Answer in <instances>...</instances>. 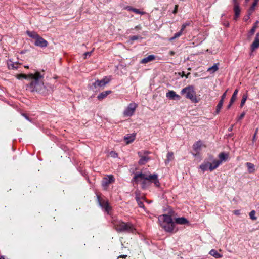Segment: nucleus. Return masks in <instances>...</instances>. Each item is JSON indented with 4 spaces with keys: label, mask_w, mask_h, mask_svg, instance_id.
<instances>
[{
    "label": "nucleus",
    "mask_w": 259,
    "mask_h": 259,
    "mask_svg": "<svg viewBox=\"0 0 259 259\" xmlns=\"http://www.w3.org/2000/svg\"><path fill=\"white\" fill-rule=\"evenodd\" d=\"M136 183H140L143 188L145 189L151 184L153 183L156 187L160 186V183L157 174L147 172H141L137 174L134 177Z\"/></svg>",
    "instance_id": "f257e3e1"
},
{
    "label": "nucleus",
    "mask_w": 259,
    "mask_h": 259,
    "mask_svg": "<svg viewBox=\"0 0 259 259\" xmlns=\"http://www.w3.org/2000/svg\"><path fill=\"white\" fill-rule=\"evenodd\" d=\"M21 78L30 80V87L36 91H40L44 86V74H41L39 72L37 71L34 74H20L17 75L18 79H20Z\"/></svg>",
    "instance_id": "f03ea898"
},
{
    "label": "nucleus",
    "mask_w": 259,
    "mask_h": 259,
    "mask_svg": "<svg viewBox=\"0 0 259 259\" xmlns=\"http://www.w3.org/2000/svg\"><path fill=\"white\" fill-rule=\"evenodd\" d=\"M158 221L160 226L166 232H171L174 230V222L170 216L163 214L159 216Z\"/></svg>",
    "instance_id": "7ed1b4c3"
},
{
    "label": "nucleus",
    "mask_w": 259,
    "mask_h": 259,
    "mask_svg": "<svg viewBox=\"0 0 259 259\" xmlns=\"http://www.w3.org/2000/svg\"><path fill=\"white\" fill-rule=\"evenodd\" d=\"M181 93L182 95L185 94V97L190 99L193 102H198L196 93L192 86H188L183 89L181 91Z\"/></svg>",
    "instance_id": "20e7f679"
},
{
    "label": "nucleus",
    "mask_w": 259,
    "mask_h": 259,
    "mask_svg": "<svg viewBox=\"0 0 259 259\" xmlns=\"http://www.w3.org/2000/svg\"><path fill=\"white\" fill-rule=\"evenodd\" d=\"M115 228L117 231H133V227L131 224L125 223L121 221H116L114 223Z\"/></svg>",
    "instance_id": "39448f33"
},
{
    "label": "nucleus",
    "mask_w": 259,
    "mask_h": 259,
    "mask_svg": "<svg viewBox=\"0 0 259 259\" xmlns=\"http://www.w3.org/2000/svg\"><path fill=\"white\" fill-rule=\"evenodd\" d=\"M150 152L147 151H143L139 152L138 154L140 157L139 164L140 165H144L146 164L149 160H150V157L148 156Z\"/></svg>",
    "instance_id": "423d86ee"
},
{
    "label": "nucleus",
    "mask_w": 259,
    "mask_h": 259,
    "mask_svg": "<svg viewBox=\"0 0 259 259\" xmlns=\"http://www.w3.org/2000/svg\"><path fill=\"white\" fill-rule=\"evenodd\" d=\"M137 105L135 103H131L123 112V115L126 117L132 116L136 110Z\"/></svg>",
    "instance_id": "0eeeda50"
},
{
    "label": "nucleus",
    "mask_w": 259,
    "mask_h": 259,
    "mask_svg": "<svg viewBox=\"0 0 259 259\" xmlns=\"http://www.w3.org/2000/svg\"><path fill=\"white\" fill-rule=\"evenodd\" d=\"M34 44L36 46L40 47H45L48 45V42L42 37L39 36L35 40Z\"/></svg>",
    "instance_id": "6e6552de"
},
{
    "label": "nucleus",
    "mask_w": 259,
    "mask_h": 259,
    "mask_svg": "<svg viewBox=\"0 0 259 259\" xmlns=\"http://www.w3.org/2000/svg\"><path fill=\"white\" fill-rule=\"evenodd\" d=\"M109 82V79L108 78H104L101 80H96L94 83L93 85L95 88H97L98 87H102L103 88L107 83Z\"/></svg>",
    "instance_id": "1a4fd4ad"
},
{
    "label": "nucleus",
    "mask_w": 259,
    "mask_h": 259,
    "mask_svg": "<svg viewBox=\"0 0 259 259\" xmlns=\"http://www.w3.org/2000/svg\"><path fill=\"white\" fill-rule=\"evenodd\" d=\"M98 199L100 206L102 208H104L107 212L109 213L111 209V207L109 206L108 202L104 200H101L99 197H98Z\"/></svg>",
    "instance_id": "9d476101"
},
{
    "label": "nucleus",
    "mask_w": 259,
    "mask_h": 259,
    "mask_svg": "<svg viewBox=\"0 0 259 259\" xmlns=\"http://www.w3.org/2000/svg\"><path fill=\"white\" fill-rule=\"evenodd\" d=\"M167 98L171 100H179L181 99L180 96L176 93L174 91H169L166 94Z\"/></svg>",
    "instance_id": "9b49d317"
},
{
    "label": "nucleus",
    "mask_w": 259,
    "mask_h": 259,
    "mask_svg": "<svg viewBox=\"0 0 259 259\" xmlns=\"http://www.w3.org/2000/svg\"><path fill=\"white\" fill-rule=\"evenodd\" d=\"M114 182V178L112 175H109L104 178L102 181V185L104 187H107L109 184Z\"/></svg>",
    "instance_id": "f8f14e48"
},
{
    "label": "nucleus",
    "mask_w": 259,
    "mask_h": 259,
    "mask_svg": "<svg viewBox=\"0 0 259 259\" xmlns=\"http://www.w3.org/2000/svg\"><path fill=\"white\" fill-rule=\"evenodd\" d=\"M227 91H228V90H227L226 91V92L222 95V96L221 97V99L220 101H219L218 104L217 106V109H216L217 113H218L220 112V109H221V108L222 107V105H223V102H224V100L226 96V93H227Z\"/></svg>",
    "instance_id": "ddd939ff"
},
{
    "label": "nucleus",
    "mask_w": 259,
    "mask_h": 259,
    "mask_svg": "<svg viewBox=\"0 0 259 259\" xmlns=\"http://www.w3.org/2000/svg\"><path fill=\"white\" fill-rule=\"evenodd\" d=\"M218 157L219 158L218 161H220L221 164L223 162H225L228 160L229 154L228 153L222 152L219 154Z\"/></svg>",
    "instance_id": "4468645a"
},
{
    "label": "nucleus",
    "mask_w": 259,
    "mask_h": 259,
    "mask_svg": "<svg viewBox=\"0 0 259 259\" xmlns=\"http://www.w3.org/2000/svg\"><path fill=\"white\" fill-rule=\"evenodd\" d=\"M135 135V134H127L124 137V139L126 141V144H129L134 141Z\"/></svg>",
    "instance_id": "2eb2a0df"
},
{
    "label": "nucleus",
    "mask_w": 259,
    "mask_h": 259,
    "mask_svg": "<svg viewBox=\"0 0 259 259\" xmlns=\"http://www.w3.org/2000/svg\"><path fill=\"white\" fill-rule=\"evenodd\" d=\"M211 167V164L208 161H204V162L200 165V168L203 171L210 170V167Z\"/></svg>",
    "instance_id": "dca6fc26"
},
{
    "label": "nucleus",
    "mask_w": 259,
    "mask_h": 259,
    "mask_svg": "<svg viewBox=\"0 0 259 259\" xmlns=\"http://www.w3.org/2000/svg\"><path fill=\"white\" fill-rule=\"evenodd\" d=\"M234 18L235 20H236L240 15V10L238 3L234 4Z\"/></svg>",
    "instance_id": "f3484780"
},
{
    "label": "nucleus",
    "mask_w": 259,
    "mask_h": 259,
    "mask_svg": "<svg viewBox=\"0 0 259 259\" xmlns=\"http://www.w3.org/2000/svg\"><path fill=\"white\" fill-rule=\"evenodd\" d=\"M155 57L154 55H149L148 56L142 59L141 60V61H140V63H142V64H145L149 62L154 60L155 59Z\"/></svg>",
    "instance_id": "a211bd4d"
},
{
    "label": "nucleus",
    "mask_w": 259,
    "mask_h": 259,
    "mask_svg": "<svg viewBox=\"0 0 259 259\" xmlns=\"http://www.w3.org/2000/svg\"><path fill=\"white\" fill-rule=\"evenodd\" d=\"M258 36H259V34L257 33L256 34V37L255 39L253 42V43L252 44V45H251V49L252 50H254L259 47V39H258Z\"/></svg>",
    "instance_id": "6ab92c4d"
},
{
    "label": "nucleus",
    "mask_w": 259,
    "mask_h": 259,
    "mask_svg": "<svg viewBox=\"0 0 259 259\" xmlns=\"http://www.w3.org/2000/svg\"><path fill=\"white\" fill-rule=\"evenodd\" d=\"M111 93V91H106L100 93L97 97L99 100H102L106 97L109 94Z\"/></svg>",
    "instance_id": "aec40b11"
},
{
    "label": "nucleus",
    "mask_w": 259,
    "mask_h": 259,
    "mask_svg": "<svg viewBox=\"0 0 259 259\" xmlns=\"http://www.w3.org/2000/svg\"><path fill=\"white\" fill-rule=\"evenodd\" d=\"M246 165L249 173H253L255 171V166L253 164L250 162H247Z\"/></svg>",
    "instance_id": "412c9836"
},
{
    "label": "nucleus",
    "mask_w": 259,
    "mask_h": 259,
    "mask_svg": "<svg viewBox=\"0 0 259 259\" xmlns=\"http://www.w3.org/2000/svg\"><path fill=\"white\" fill-rule=\"evenodd\" d=\"M211 164V167H210V171H212L216 169L220 164V162L218 161V160H214L213 161Z\"/></svg>",
    "instance_id": "4be33fe9"
},
{
    "label": "nucleus",
    "mask_w": 259,
    "mask_h": 259,
    "mask_svg": "<svg viewBox=\"0 0 259 259\" xmlns=\"http://www.w3.org/2000/svg\"><path fill=\"white\" fill-rule=\"evenodd\" d=\"M27 34L30 37L34 39L35 40L39 36L36 32L34 31H27L26 32Z\"/></svg>",
    "instance_id": "5701e85b"
},
{
    "label": "nucleus",
    "mask_w": 259,
    "mask_h": 259,
    "mask_svg": "<svg viewBox=\"0 0 259 259\" xmlns=\"http://www.w3.org/2000/svg\"><path fill=\"white\" fill-rule=\"evenodd\" d=\"M209 254L215 258H221L222 257V255L214 249L211 250L209 252Z\"/></svg>",
    "instance_id": "b1692460"
},
{
    "label": "nucleus",
    "mask_w": 259,
    "mask_h": 259,
    "mask_svg": "<svg viewBox=\"0 0 259 259\" xmlns=\"http://www.w3.org/2000/svg\"><path fill=\"white\" fill-rule=\"evenodd\" d=\"M167 159L165 160L166 164L169 163L170 161L174 159V153L172 152H168L167 156Z\"/></svg>",
    "instance_id": "393cba45"
},
{
    "label": "nucleus",
    "mask_w": 259,
    "mask_h": 259,
    "mask_svg": "<svg viewBox=\"0 0 259 259\" xmlns=\"http://www.w3.org/2000/svg\"><path fill=\"white\" fill-rule=\"evenodd\" d=\"M175 221L177 223L179 224H185L188 223L187 220L184 217L177 218Z\"/></svg>",
    "instance_id": "a878e982"
},
{
    "label": "nucleus",
    "mask_w": 259,
    "mask_h": 259,
    "mask_svg": "<svg viewBox=\"0 0 259 259\" xmlns=\"http://www.w3.org/2000/svg\"><path fill=\"white\" fill-rule=\"evenodd\" d=\"M258 1L259 0L254 1L253 3H252V5L251 6L250 8L249 9V15H251V13L253 12Z\"/></svg>",
    "instance_id": "bb28decb"
},
{
    "label": "nucleus",
    "mask_w": 259,
    "mask_h": 259,
    "mask_svg": "<svg viewBox=\"0 0 259 259\" xmlns=\"http://www.w3.org/2000/svg\"><path fill=\"white\" fill-rule=\"evenodd\" d=\"M183 32V31L181 29V30L179 32L175 33L173 37L169 38V41H172L174 39L179 37L180 36L182 35Z\"/></svg>",
    "instance_id": "cd10ccee"
},
{
    "label": "nucleus",
    "mask_w": 259,
    "mask_h": 259,
    "mask_svg": "<svg viewBox=\"0 0 259 259\" xmlns=\"http://www.w3.org/2000/svg\"><path fill=\"white\" fill-rule=\"evenodd\" d=\"M8 66L10 69H15L18 68V64H14L13 62L9 61L8 63Z\"/></svg>",
    "instance_id": "c85d7f7f"
},
{
    "label": "nucleus",
    "mask_w": 259,
    "mask_h": 259,
    "mask_svg": "<svg viewBox=\"0 0 259 259\" xmlns=\"http://www.w3.org/2000/svg\"><path fill=\"white\" fill-rule=\"evenodd\" d=\"M238 90L237 89H236L232 96V97L231 98V103H233L234 102V101L236 100L237 99V95L238 94Z\"/></svg>",
    "instance_id": "c756f323"
},
{
    "label": "nucleus",
    "mask_w": 259,
    "mask_h": 259,
    "mask_svg": "<svg viewBox=\"0 0 259 259\" xmlns=\"http://www.w3.org/2000/svg\"><path fill=\"white\" fill-rule=\"evenodd\" d=\"M201 145H202V143L201 142L199 141V142H197L196 144H195L193 145L194 149L196 151L198 152L200 150Z\"/></svg>",
    "instance_id": "7c9ffc66"
},
{
    "label": "nucleus",
    "mask_w": 259,
    "mask_h": 259,
    "mask_svg": "<svg viewBox=\"0 0 259 259\" xmlns=\"http://www.w3.org/2000/svg\"><path fill=\"white\" fill-rule=\"evenodd\" d=\"M218 70V67L217 65V64H214L212 67H209L207 69V71L208 72H210V73H214L215 71H217Z\"/></svg>",
    "instance_id": "2f4dec72"
},
{
    "label": "nucleus",
    "mask_w": 259,
    "mask_h": 259,
    "mask_svg": "<svg viewBox=\"0 0 259 259\" xmlns=\"http://www.w3.org/2000/svg\"><path fill=\"white\" fill-rule=\"evenodd\" d=\"M247 98V95L246 94H244L242 96V100H241V103H240V107H243V106L244 105Z\"/></svg>",
    "instance_id": "473e14b6"
},
{
    "label": "nucleus",
    "mask_w": 259,
    "mask_h": 259,
    "mask_svg": "<svg viewBox=\"0 0 259 259\" xmlns=\"http://www.w3.org/2000/svg\"><path fill=\"white\" fill-rule=\"evenodd\" d=\"M255 211L254 210H252L250 212L249 215L250 218L252 220H256V217H255Z\"/></svg>",
    "instance_id": "72a5a7b5"
},
{
    "label": "nucleus",
    "mask_w": 259,
    "mask_h": 259,
    "mask_svg": "<svg viewBox=\"0 0 259 259\" xmlns=\"http://www.w3.org/2000/svg\"><path fill=\"white\" fill-rule=\"evenodd\" d=\"M109 156L113 158H116L118 157V154L116 152L112 151L109 153Z\"/></svg>",
    "instance_id": "f704fd0d"
},
{
    "label": "nucleus",
    "mask_w": 259,
    "mask_h": 259,
    "mask_svg": "<svg viewBox=\"0 0 259 259\" xmlns=\"http://www.w3.org/2000/svg\"><path fill=\"white\" fill-rule=\"evenodd\" d=\"M93 52V50H92V51H90V52H87L84 53L83 54V58L87 59L88 57L91 56Z\"/></svg>",
    "instance_id": "c9c22d12"
},
{
    "label": "nucleus",
    "mask_w": 259,
    "mask_h": 259,
    "mask_svg": "<svg viewBox=\"0 0 259 259\" xmlns=\"http://www.w3.org/2000/svg\"><path fill=\"white\" fill-rule=\"evenodd\" d=\"M257 27V26H256V25H253V26L252 27L251 29L250 30V32L249 33L250 35H252L254 34V33L255 31V29H256Z\"/></svg>",
    "instance_id": "e433bc0d"
},
{
    "label": "nucleus",
    "mask_w": 259,
    "mask_h": 259,
    "mask_svg": "<svg viewBox=\"0 0 259 259\" xmlns=\"http://www.w3.org/2000/svg\"><path fill=\"white\" fill-rule=\"evenodd\" d=\"M132 11L135 12L136 14H140L141 15H143L145 13L144 12L140 11L139 9L134 8V9H132Z\"/></svg>",
    "instance_id": "4c0bfd02"
},
{
    "label": "nucleus",
    "mask_w": 259,
    "mask_h": 259,
    "mask_svg": "<svg viewBox=\"0 0 259 259\" xmlns=\"http://www.w3.org/2000/svg\"><path fill=\"white\" fill-rule=\"evenodd\" d=\"M137 202L138 203V204L140 207L143 208L144 207V204L143 202L140 200L139 198H137Z\"/></svg>",
    "instance_id": "58836bf2"
},
{
    "label": "nucleus",
    "mask_w": 259,
    "mask_h": 259,
    "mask_svg": "<svg viewBox=\"0 0 259 259\" xmlns=\"http://www.w3.org/2000/svg\"><path fill=\"white\" fill-rule=\"evenodd\" d=\"M190 23H186L184 24H183L182 26V28H181V30L183 31L186 28V27L189 25Z\"/></svg>",
    "instance_id": "ea45409f"
},
{
    "label": "nucleus",
    "mask_w": 259,
    "mask_h": 259,
    "mask_svg": "<svg viewBox=\"0 0 259 259\" xmlns=\"http://www.w3.org/2000/svg\"><path fill=\"white\" fill-rule=\"evenodd\" d=\"M245 113L243 112L237 119V121L242 119L245 116Z\"/></svg>",
    "instance_id": "a19ab883"
},
{
    "label": "nucleus",
    "mask_w": 259,
    "mask_h": 259,
    "mask_svg": "<svg viewBox=\"0 0 259 259\" xmlns=\"http://www.w3.org/2000/svg\"><path fill=\"white\" fill-rule=\"evenodd\" d=\"M233 213L236 215H239L240 214V211L239 210H234Z\"/></svg>",
    "instance_id": "79ce46f5"
},
{
    "label": "nucleus",
    "mask_w": 259,
    "mask_h": 259,
    "mask_svg": "<svg viewBox=\"0 0 259 259\" xmlns=\"http://www.w3.org/2000/svg\"><path fill=\"white\" fill-rule=\"evenodd\" d=\"M178 5H176L175 6V9L174 10V11L172 12L174 14L177 13V11H178Z\"/></svg>",
    "instance_id": "37998d69"
},
{
    "label": "nucleus",
    "mask_w": 259,
    "mask_h": 259,
    "mask_svg": "<svg viewBox=\"0 0 259 259\" xmlns=\"http://www.w3.org/2000/svg\"><path fill=\"white\" fill-rule=\"evenodd\" d=\"M250 15H249V11H248V15L244 18V20L245 21L248 20L249 19V16Z\"/></svg>",
    "instance_id": "c03bdc74"
},
{
    "label": "nucleus",
    "mask_w": 259,
    "mask_h": 259,
    "mask_svg": "<svg viewBox=\"0 0 259 259\" xmlns=\"http://www.w3.org/2000/svg\"><path fill=\"white\" fill-rule=\"evenodd\" d=\"M127 256L126 255H121L119 256H118L117 259H120V258H125Z\"/></svg>",
    "instance_id": "a18cd8bd"
},
{
    "label": "nucleus",
    "mask_w": 259,
    "mask_h": 259,
    "mask_svg": "<svg viewBox=\"0 0 259 259\" xmlns=\"http://www.w3.org/2000/svg\"><path fill=\"white\" fill-rule=\"evenodd\" d=\"M138 36H132V37H131V39H132V40H135L137 39H138Z\"/></svg>",
    "instance_id": "49530a36"
},
{
    "label": "nucleus",
    "mask_w": 259,
    "mask_h": 259,
    "mask_svg": "<svg viewBox=\"0 0 259 259\" xmlns=\"http://www.w3.org/2000/svg\"><path fill=\"white\" fill-rule=\"evenodd\" d=\"M256 133H254L253 138H252V142H254L256 140Z\"/></svg>",
    "instance_id": "de8ad7c7"
},
{
    "label": "nucleus",
    "mask_w": 259,
    "mask_h": 259,
    "mask_svg": "<svg viewBox=\"0 0 259 259\" xmlns=\"http://www.w3.org/2000/svg\"><path fill=\"white\" fill-rule=\"evenodd\" d=\"M169 54L170 55H174L175 54V52L173 51H170L169 52Z\"/></svg>",
    "instance_id": "09e8293b"
},
{
    "label": "nucleus",
    "mask_w": 259,
    "mask_h": 259,
    "mask_svg": "<svg viewBox=\"0 0 259 259\" xmlns=\"http://www.w3.org/2000/svg\"><path fill=\"white\" fill-rule=\"evenodd\" d=\"M126 9L130 11H132V9H134V8L131 7H128L126 8Z\"/></svg>",
    "instance_id": "8fccbe9b"
},
{
    "label": "nucleus",
    "mask_w": 259,
    "mask_h": 259,
    "mask_svg": "<svg viewBox=\"0 0 259 259\" xmlns=\"http://www.w3.org/2000/svg\"><path fill=\"white\" fill-rule=\"evenodd\" d=\"M232 104H233V103H231V101H230V103L229 104V105H228V106H227V108H228V109H229V108H230V107L231 106V105H232Z\"/></svg>",
    "instance_id": "3c124183"
},
{
    "label": "nucleus",
    "mask_w": 259,
    "mask_h": 259,
    "mask_svg": "<svg viewBox=\"0 0 259 259\" xmlns=\"http://www.w3.org/2000/svg\"><path fill=\"white\" fill-rule=\"evenodd\" d=\"M233 125H231V126L229 128L228 130H229V131H231L232 130V129H233Z\"/></svg>",
    "instance_id": "603ef678"
},
{
    "label": "nucleus",
    "mask_w": 259,
    "mask_h": 259,
    "mask_svg": "<svg viewBox=\"0 0 259 259\" xmlns=\"http://www.w3.org/2000/svg\"><path fill=\"white\" fill-rule=\"evenodd\" d=\"M258 23V21H256V22H255L254 25H256V26H257Z\"/></svg>",
    "instance_id": "864d4df0"
},
{
    "label": "nucleus",
    "mask_w": 259,
    "mask_h": 259,
    "mask_svg": "<svg viewBox=\"0 0 259 259\" xmlns=\"http://www.w3.org/2000/svg\"><path fill=\"white\" fill-rule=\"evenodd\" d=\"M23 116L26 118V119H27L28 120L29 119L28 117L26 115L23 114Z\"/></svg>",
    "instance_id": "5fc2aeb1"
},
{
    "label": "nucleus",
    "mask_w": 259,
    "mask_h": 259,
    "mask_svg": "<svg viewBox=\"0 0 259 259\" xmlns=\"http://www.w3.org/2000/svg\"><path fill=\"white\" fill-rule=\"evenodd\" d=\"M0 259H5V257H4V256H1L0 257Z\"/></svg>",
    "instance_id": "6e6d98bb"
},
{
    "label": "nucleus",
    "mask_w": 259,
    "mask_h": 259,
    "mask_svg": "<svg viewBox=\"0 0 259 259\" xmlns=\"http://www.w3.org/2000/svg\"><path fill=\"white\" fill-rule=\"evenodd\" d=\"M233 3H234V4L237 3V0H233Z\"/></svg>",
    "instance_id": "4d7b16f0"
},
{
    "label": "nucleus",
    "mask_w": 259,
    "mask_h": 259,
    "mask_svg": "<svg viewBox=\"0 0 259 259\" xmlns=\"http://www.w3.org/2000/svg\"><path fill=\"white\" fill-rule=\"evenodd\" d=\"M190 73H188L187 74V75H186V77L187 78H188V75H190Z\"/></svg>",
    "instance_id": "13d9d810"
},
{
    "label": "nucleus",
    "mask_w": 259,
    "mask_h": 259,
    "mask_svg": "<svg viewBox=\"0 0 259 259\" xmlns=\"http://www.w3.org/2000/svg\"><path fill=\"white\" fill-rule=\"evenodd\" d=\"M257 130H258V129H257V128H256V130H255V133H256V135L257 134Z\"/></svg>",
    "instance_id": "bf43d9fd"
},
{
    "label": "nucleus",
    "mask_w": 259,
    "mask_h": 259,
    "mask_svg": "<svg viewBox=\"0 0 259 259\" xmlns=\"http://www.w3.org/2000/svg\"><path fill=\"white\" fill-rule=\"evenodd\" d=\"M257 130H258V129H257V128H256V130H255V133H256V135L257 134Z\"/></svg>",
    "instance_id": "052dcab7"
},
{
    "label": "nucleus",
    "mask_w": 259,
    "mask_h": 259,
    "mask_svg": "<svg viewBox=\"0 0 259 259\" xmlns=\"http://www.w3.org/2000/svg\"><path fill=\"white\" fill-rule=\"evenodd\" d=\"M182 76H185V74H184V72H183V75H182Z\"/></svg>",
    "instance_id": "680f3d73"
},
{
    "label": "nucleus",
    "mask_w": 259,
    "mask_h": 259,
    "mask_svg": "<svg viewBox=\"0 0 259 259\" xmlns=\"http://www.w3.org/2000/svg\"><path fill=\"white\" fill-rule=\"evenodd\" d=\"M25 67L26 68H28V66H25Z\"/></svg>",
    "instance_id": "e2e57ef3"
},
{
    "label": "nucleus",
    "mask_w": 259,
    "mask_h": 259,
    "mask_svg": "<svg viewBox=\"0 0 259 259\" xmlns=\"http://www.w3.org/2000/svg\"><path fill=\"white\" fill-rule=\"evenodd\" d=\"M226 25H227L228 26L229 25V24L228 23L226 24Z\"/></svg>",
    "instance_id": "0e129e2a"
},
{
    "label": "nucleus",
    "mask_w": 259,
    "mask_h": 259,
    "mask_svg": "<svg viewBox=\"0 0 259 259\" xmlns=\"http://www.w3.org/2000/svg\"><path fill=\"white\" fill-rule=\"evenodd\" d=\"M226 25H227L228 26L229 25V24L228 23L226 24Z\"/></svg>",
    "instance_id": "69168bd1"
}]
</instances>
